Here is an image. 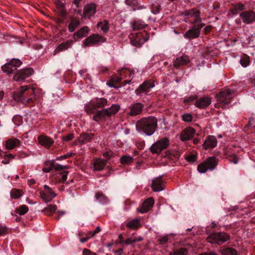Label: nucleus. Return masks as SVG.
I'll return each mask as SVG.
<instances>
[{"label":"nucleus","mask_w":255,"mask_h":255,"mask_svg":"<svg viewBox=\"0 0 255 255\" xmlns=\"http://www.w3.org/2000/svg\"><path fill=\"white\" fill-rule=\"evenodd\" d=\"M12 96L15 101L20 102L24 104H30L34 98L35 89L30 85L23 86L14 92Z\"/></svg>","instance_id":"f257e3e1"},{"label":"nucleus","mask_w":255,"mask_h":255,"mask_svg":"<svg viewBox=\"0 0 255 255\" xmlns=\"http://www.w3.org/2000/svg\"><path fill=\"white\" fill-rule=\"evenodd\" d=\"M157 120L154 117L143 118L138 121L136 127L146 135H152L157 127Z\"/></svg>","instance_id":"f03ea898"},{"label":"nucleus","mask_w":255,"mask_h":255,"mask_svg":"<svg viewBox=\"0 0 255 255\" xmlns=\"http://www.w3.org/2000/svg\"><path fill=\"white\" fill-rule=\"evenodd\" d=\"M233 93L234 91L229 89L220 92L217 95L218 103L215 104V107L216 108H222L223 109H225L226 106L230 103Z\"/></svg>","instance_id":"7ed1b4c3"},{"label":"nucleus","mask_w":255,"mask_h":255,"mask_svg":"<svg viewBox=\"0 0 255 255\" xmlns=\"http://www.w3.org/2000/svg\"><path fill=\"white\" fill-rule=\"evenodd\" d=\"M218 163V159L216 157H210L198 166V171L201 173H204L208 169L213 170L216 168Z\"/></svg>","instance_id":"20e7f679"},{"label":"nucleus","mask_w":255,"mask_h":255,"mask_svg":"<svg viewBox=\"0 0 255 255\" xmlns=\"http://www.w3.org/2000/svg\"><path fill=\"white\" fill-rule=\"evenodd\" d=\"M230 236L225 232H217L211 234L207 240L211 243H216L220 245L229 240Z\"/></svg>","instance_id":"39448f33"},{"label":"nucleus","mask_w":255,"mask_h":255,"mask_svg":"<svg viewBox=\"0 0 255 255\" xmlns=\"http://www.w3.org/2000/svg\"><path fill=\"white\" fill-rule=\"evenodd\" d=\"M204 25V23L194 24L184 34V37L189 40L199 37L201 30Z\"/></svg>","instance_id":"423d86ee"},{"label":"nucleus","mask_w":255,"mask_h":255,"mask_svg":"<svg viewBox=\"0 0 255 255\" xmlns=\"http://www.w3.org/2000/svg\"><path fill=\"white\" fill-rule=\"evenodd\" d=\"M106 38L98 34H92L88 36L84 41V46L89 47L99 45L105 42Z\"/></svg>","instance_id":"0eeeda50"},{"label":"nucleus","mask_w":255,"mask_h":255,"mask_svg":"<svg viewBox=\"0 0 255 255\" xmlns=\"http://www.w3.org/2000/svg\"><path fill=\"white\" fill-rule=\"evenodd\" d=\"M168 145L169 139L166 137L162 138L153 143L149 149L151 153L158 154L160 153L162 150L166 148Z\"/></svg>","instance_id":"6e6552de"},{"label":"nucleus","mask_w":255,"mask_h":255,"mask_svg":"<svg viewBox=\"0 0 255 255\" xmlns=\"http://www.w3.org/2000/svg\"><path fill=\"white\" fill-rule=\"evenodd\" d=\"M21 64L22 62L19 59H12L8 63L3 65L1 69L4 73L10 74L16 70Z\"/></svg>","instance_id":"1a4fd4ad"},{"label":"nucleus","mask_w":255,"mask_h":255,"mask_svg":"<svg viewBox=\"0 0 255 255\" xmlns=\"http://www.w3.org/2000/svg\"><path fill=\"white\" fill-rule=\"evenodd\" d=\"M108 101L105 98L97 99L96 102L90 101L86 107L87 112L104 108L107 105Z\"/></svg>","instance_id":"9d476101"},{"label":"nucleus","mask_w":255,"mask_h":255,"mask_svg":"<svg viewBox=\"0 0 255 255\" xmlns=\"http://www.w3.org/2000/svg\"><path fill=\"white\" fill-rule=\"evenodd\" d=\"M34 72L32 68L23 69L17 72L13 76V80L15 81H23L26 78L31 76Z\"/></svg>","instance_id":"9b49d317"},{"label":"nucleus","mask_w":255,"mask_h":255,"mask_svg":"<svg viewBox=\"0 0 255 255\" xmlns=\"http://www.w3.org/2000/svg\"><path fill=\"white\" fill-rule=\"evenodd\" d=\"M182 15L193 18V20L191 21V23L192 24L202 23V19L200 17V11L196 8H192L191 9L186 10L182 13Z\"/></svg>","instance_id":"f8f14e48"},{"label":"nucleus","mask_w":255,"mask_h":255,"mask_svg":"<svg viewBox=\"0 0 255 255\" xmlns=\"http://www.w3.org/2000/svg\"><path fill=\"white\" fill-rule=\"evenodd\" d=\"M240 17L245 24H251L255 22V12L250 10L244 11L240 14Z\"/></svg>","instance_id":"ddd939ff"},{"label":"nucleus","mask_w":255,"mask_h":255,"mask_svg":"<svg viewBox=\"0 0 255 255\" xmlns=\"http://www.w3.org/2000/svg\"><path fill=\"white\" fill-rule=\"evenodd\" d=\"M154 203L153 198H149L146 199L142 203L141 206L137 209V212L142 214L147 212L152 208Z\"/></svg>","instance_id":"4468645a"},{"label":"nucleus","mask_w":255,"mask_h":255,"mask_svg":"<svg viewBox=\"0 0 255 255\" xmlns=\"http://www.w3.org/2000/svg\"><path fill=\"white\" fill-rule=\"evenodd\" d=\"M96 5L94 3L87 4L84 8L83 15L85 18H90L96 13Z\"/></svg>","instance_id":"2eb2a0df"},{"label":"nucleus","mask_w":255,"mask_h":255,"mask_svg":"<svg viewBox=\"0 0 255 255\" xmlns=\"http://www.w3.org/2000/svg\"><path fill=\"white\" fill-rule=\"evenodd\" d=\"M195 129L191 127L184 129L180 135V139L182 141H186L191 139L195 133Z\"/></svg>","instance_id":"dca6fc26"},{"label":"nucleus","mask_w":255,"mask_h":255,"mask_svg":"<svg viewBox=\"0 0 255 255\" xmlns=\"http://www.w3.org/2000/svg\"><path fill=\"white\" fill-rule=\"evenodd\" d=\"M45 164L48 167L43 168V171L46 173L49 172L53 169L55 171H62L65 168V166L59 164H55L54 161H46Z\"/></svg>","instance_id":"f3484780"},{"label":"nucleus","mask_w":255,"mask_h":255,"mask_svg":"<svg viewBox=\"0 0 255 255\" xmlns=\"http://www.w3.org/2000/svg\"><path fill=\"white\" fill-rule=\"evenodd\" d=\"M154 87L153 82L151 81H145L141 84L135 90L136 95H140L141 93L148 92L151 88Z\"/></svg>","instance_id":"a211bd4d"},{"label":"nucleus","mask_w":255,"mask_h":255,"mask_svg":"<svg viewBox=\"0 0 255 255\" xmlns=\"http://www.w3.org/2000/svg\"><path fill=\"white\" fill-rule=\"evenodd\" d=\"M211 100L210 97L204 96L196 101L195 106L199 109H204L211 104Z\"/></svg>","instance_id":"6ab92c4d"},{"label":"nucleus","mask_w":255,"mask_h":255,"mask_svg":"<svg viewBox=\"0 0 255 255\" xmlns=\"http://www.w3.org/2000/svg\"><path fill=\"white\" fill-rule=\"evenodd\" d=\"M190 62L189 57L185 54L177 57L173 62V65L177 68L180 66L185 65Z\"/></svg>","instance_id":"aec40b11"},{"label":"nucleus","mask_w":255,"mask_h":255,"mask_svg":"<svg viewBox=\"0 0 255 255\" xmlns=\"http://www.w3.org/2000/svg\"><path fill=\"white\" fill-rule=\"evenodd\" d=\"M217 143V140L215 136L209 135L205 139L203 146L205 149L214 148Z\"/></svg>","instance_id":"412c9836"},{"label":"nucleus","mask_w":255,"mask_h":255,"mask_svg":"<svg viewBox=\"0 0 255 255\" xmlns=\"http://www.w3.org/2000/svg\"><path fill=\"white\" fill-rule=\"evenodd\" d=\"M154 192H159L164 189L163 182L161 177H157L153 179L151 186Z\"/></svg>","instance_id":"4be33fe9"},{"label":"nucleus","mask_w":255,"mask_h":255,"mask_svg":"<svg viewBox=\"0 0 255 255\" xmlns=\"http://www.w3.org/2000/svg\"><path fill=\"white\" fill-rule=\"evenodd\" d=\"M20 141L17 138H11L5 141V147L6 149L10 150L19 147L20 145Z\"/></svg>","instance_id":"5701e85b"},{"label":"nucleus","mask_w":255,"mask_h":255,"mask_svg":"<svg viewBox=\"0 0 255 255\" xmlns=\"http://www.w3.org/2000/svg\"><path fill=\"white\" fill-rule=\"evenodd\" d=\"M73 42V40L69 39L65 42L61 43L57 47V48L54 50V55H55L61 51H63L68 49L72 46Z\"/></svg>","instance_id":"b1692460"},{"label":"nucleus","mask_w":255,"mask_h":255,"mask_svg":"<svg viewBox=\"0 0 255 255\" xmlns=\"http://www.w3.org/2000/svg\"><path fill=\"white\" fill-rule=\"evenodd\" d=\"M107 164V160L99 158L94 159L93 163L94 170L101 171L103 170Z\"/></svg>","instance_id":"393cba45"},{"label":"nucleus","mask_w":255,"mask_h":255,"mask_svg":"<svg viewBox=\"0 0 255 255\" xmlns=\"http://www.w3.org/2000/svg\"><path fill=\"white\" fill-rule=\"evenodd\" d=\"M90 28L87 26H83L74 34V38L76 40V38H80L86 37L89 33Z\"/></svg>","instance_id":"a878e982"},{"label":"nucleus","mask_w":255,"mask_h":255,"mask_svg":"<svg viewBox=\"0 0 255 255\" xmlns=\"http://www.w3.org/2000/svg\"><path fill=\"white\" fill-rule=\"evenodd\" d=\"M116 113H96L93 116V120L96 122H100L105 121L107 118L110 117L113 114Z\"/></svg>","instance_id":"bb28decb"},{"label":"nucleus","mask_w":255,"mask_h":255,"mask_svg":"<svg viewBox=\"0 0 255 255\" xmlns=\"http://www.w3.org/2000/svg\"><path fill=\"white\" fill-rule=\"evenodd\" d=\"M94 134L92 133H83L79 137V142L80 144H85L91 141L93 138Z\"/></svg>","instance_id":"cd10ccee"},{"label":"nucleus","mask_w":255,"mask_h":255,"mask_svg":"<svg viewBox=\"0 0 255 255\" xmlns=\"http://www.w3.org/2000/svg\"><path fill=\"white\" fill-rule=\"evenodd\" d=\"M40 144L46 147H49L54 142L50 137L46 136H40L38 137Z\"/></svg>","instance_id":"c85d7f7f"},{"label":"nucleus","mask_w":255,"mask_h":255,"mask_svg":"<svg viewBox=\"0 0 255 255\" xmlns=\"http://www.w3.org/2000/svg\"><path fill=\"white\" fill-rule=\"evenodd\" d=\"M147 26V25L141 20L134 21L132 25V28L134 30L141 29L146 27Z\"/></svg>","instance_id":"c756f323"},{"label":"nucleus","mask_w":255,"mask_h":255,"mask_svg":"<svg viewBox=\"0 0 255 255\" xmlns=\"http://www.w3.org/2000/svg\"><path fill=\"white\" fill-rule=\"evenodd\" d=\"M68 173V171H64L56 174L55 178L57 182H64L67 179Z\"/></svg>","instance_id":"7c9ffc66"},{"label":"nucleus","mask_w":255,"mask_h":255,"mask_svg":"<svg viewBox=\"0 0 255 255\" xmlns=\"http://www.w3.org/2000/svg\"><path fill=\"white\" fill-rule=\"evenodd\" d=\"M80 21L77 18H72L68 25V30L70 32H73L80 25Z\"/></svg>","instance_id":"2f4dec72"},{"label":"nucleus","mask_w":255,"mask_h":255,"mask_svg":"<svg viewBox=\"0 0 255 255\" xmlns=\"http://www.w3.org/2000/svg\"><path fill=\"white\" fill-rule=\"evenodd\" d=\"M223 255H238L237 251L232 248H225L220 250Z\"/></svg>","instance_id":"473e14b6"},{"label":"nucleus","mask_w":255,"mask_h":255,"mask_svg":"<svg viewBox=\"0 0 255 255\" xmlns=\"http://www.w3.org/2000/svg\"><path fill=\"white\" fill-rule=\"evenodd\" d=\"M140 226V224L139 220L137 219H134L128 222L127 223L126 227L129 229H135L139 228Z\"/></svg>","instance_id":"72a5a7b5"},{"label":"nucleus","mask_w":255,"mask_h":255,"mask_svg":"<svg viewBox=\"0 0 255 255\" xmlns=\"http://www.w3.org/2000/svg\"><path fill=\"white\" fill-rule=\"evenodd\" d=\"M109 23L106 20L98 23L97 26L104 33H106L109 29Z\"/></svg>","instance_id":"f704fd0d"},{"label":"nucleus","mask_w":255,"mask_h":255,"mask_svg":"<svg viewBox=\"0 0 255 255\" xmlns=\"http://www.w3.org/2000/svg\"><path fill=\"white\" fill-rule=\"evenodd\" d=\"M188 252L185 248H180L174 250L172 252H170L169 255H187Z\"/></svg>","instance_id":"c9c22d12"},{"label":"nucleus","mask_w":255,"mask_h":255,"mask_svg":"<svg viewBox=\"0 0 255 255\" xmlns=\"http://www.w3.org/2000/svg\"><path fill=\"white\" fill-rule=\"evenodd\" d=\"M226 155V158L230 162L233 163L234 164H237L238 162L239 159L235 153H227Z\"/></svg>","instance_id":"e433bc0d"},{"label":"nucleus","mask_w":255,"mask_h":255,"mask_svg":"<svg viewBox=\"0 0 255 255\" xmlns=\"http://www.w3.org/2000/svg\"><path fill=\"white\" fill-rule=\"evenodd\" d=\"M57 12L62 17H65L67 15V11L63 3H60L57 6Z\"/></svg>","instance_id":"4c0bfd02"},{"label":"nucleus","mask_w":255,"mask_h":255,"mask_svg":"<svg viewBox=\"0 0 255 255\" xmlns=\"http://www.w3.org/2000/svg\"><path fill=\"white\" fill-rule=\"evenodd\" d=\"M133 160L132 157L130 156L124 155L120 159V162L123 164H128Z\"/></svg>","instance_id":"58836bf2"},{"label":"nucleus","mask_w":255,"mask_h":255,"mask_svg":"<svg viewBox=\"0 0 255 255\" xmlns=\"http://www.w3.org/2000/svg\"><path fill=\"white\" fill-rule=\"evenodd\" d=\"M22 194L21 193V190L17 189H13L11 190L10 192V197L13 199H18L21 196Z\"/></svg>","instance_id":"ea45409f"},{"label":"nucleus","mask_w":255,"mask_h":255,"mask_svg":"<svg viewBox=\"0 0 255 255\" xmlns=\"http://www.w3.org/2000/svg\"><path fill=\"white\" fill-rule=\"evenodd\" d=\"M143 105L140 103H136L132 105L130 109V112H141Z\"/></svg>","instance_id":"a19ab883"},{"label":"nucleus","mask_w":255,"mask_h":255,"mask_svg":"<svg viewBox=\"0 0 255 255\" xmlns=\"http://www.w3.org/2000/svg\"><path fill=\"white\" fill-rule=\"evenodd\" d=\"M96 199L100 202L106 203L108 201L107 197L102 193L98 192L95 194Z\"/></svg>","instance_id":"79ce46f5"},{"label":"nucleus","mask_w":255,"mask_h":255,"mask_svg":"<svg viewBox=\"0 0 255 255\" xmlns=\"http://www.w3.org/2000/svg\"><path fill=\"white\" fill-rule=\"evenodd\" d=\"M57 209V206L55 205H49L47 207L44 208L42 212H45L47 215H50L48 212H54Z\"/></svg>","instance_id":"37998d69"},{"label":"nucleus","mask_w":255,"mask_h":255,"mask_svg":"<svg viewBox=\"0 0 255 255\" xmlns=\"http://www.w3.org/2000/svg\"><path fill=\"white\" fill-rule=\"evenodd\" d=\"M120 109V106L119 105H113L109 108V111L107 109H104L102 110H98L97 112H118Z\"/></svg>","instance_id":"c03bdc74"},{"label":"nucleus","mask_w":255,"mask_h":255,"mask_svg":"<svg viewBox=\"0 0 255 255\" xmlns=\"http://www.w3.org/2000/svg\"><path fill=\"white\" fill-rule=\"evenodd\" d=\"M28 211V208L25 205H21L18 209H17V213L20 215L26 214Z\"/></svg>","instance_id":"a18cd8bd"},{"label":"nucleus","mask_w":255,"mask_h":255,"mask_svg":"<svg viewBox=\"0 0 255 255\" xmlns=\"http://www.w3.org/2000/svg\"><path fill=\"white\" fill-rule=\"evenodd\" d=\"M40 195L41 198L45 202H48L51 201L53 198L51 197L49 194L44 191H40Z\"/></svg>","instance_id":"49530a36"},{"label":"nucleus","mask_w":255,"mask_h":255,"mask_svg":"<svg viewBox=\"0 0 255 255\" xmlns=\"http://www.w3.org/2000/svg\"><path fill=\"white\" fill-rule=\"evenodd\" d=\"M22 116L19 115H16L13 116L12 121L14 124L17 126H19L22 123Z\"/></svg>","instance_id":"de8ad7c7"},{"label":"nucleus","mask_w":255,"mask_h":255,"mask_svg":"<svg viewBox=\"0 0 255 255\" xmlns=\"http://www.w3.org/2000/svg\"><path fill=\"white\" fill-rule=\"evenodd\" d=\"M197 96L196 95H191L190 97L185 98L183 100V103L185 104H190L195 100L197 99Z\"/></svg>","instance_id":"09e8293b"},{"label":"nucleus","mask_w":255,"mask_h":255,"mask_svg":"<svg viewBox=\"0 0 255 255\" xmlns=\"http://www.w3.org/2000/svg\"><path fill=\"white\" fill-rule=\"evenodd\" d=\"M14 158L13 155L11 153L5 154L4 155L3 158L4 159L1 161V163L4 164H6L9 163L10 159H13Z\"/></svg>","instance_id":"8fccbe9b"},{"label":"nucleus","mask_w":255,"mask_h":255,"mask_svg":"<svg viewBox=\"0 0 255 255\" xmlns=\"http://www.w3.org/2000/svg\"><path fill=\"white\" fill-rule=\"evenodd\" d=\"M44 188L46 190L45 192H46L47 194H49L50 196H51V197L54 198L56 197V194L54 192H53L52 190V189L50 188L48 185H44Z\"/></svg>","instance_id":"3c124183"},{"label":"nucleus","mask_w":255,"mask_h":255,"mask_svg":"<svg viewBox=\"0 0 255 255\" xmlns=\"http://www.w3.org/2000/svg\"><path fill=\"white\" fill-rule=\"evenodd\" d=\"M182 119L185 122H190L192 121L193 117L189 113H186L182 115Z\"/></svg>","instance_id":"603ef678"},{"label":"nucleus","mask_w":255,"mask_h":255,"mask_svg":"<svg viewBox=\"0 0 255 255\" xmlns=\"http://www.w3.org/2000/svg\"><path fill=\"white\" fill-rule=\"evenodd\" d=\"M125 3L130 6L132 9L134 6H136L137 0H125Z\"/></svg>","instance_id":"864d4df0"},{"label":"nucleus","mask_w":255,"mask_h":255,"mask_svg":"<svg viewBox=\"0 0 255 255\" xmlns=\"http://www.w3.org/2000/svg\"><path fill=\"white\" fill-rule=\"evenodd\" d=\"M168 241L167 236L161 237L157 239V242L161 245H164L166 244Z\"/></svg>","instance_id":"5fc2aeb1"},{"label":"nucleus","mask_w":255,"mask_h":255,"mask_svg":"<svg viewBox=\"0 0 255 255\" xmlns=\"http://www.w3.org/2000/svg\"><path fill=\"white\" fill-rule=\"evenodd\" d=\"M246 9V6L244 4L242 3H238L235 5L234 10L242 11Z\"/></svg>","instance_id":"6e6d98bb"},{"label":"nucleus","mask_w":255,"mask_h":255,"mask_svg":"<svg viewBox=\"0 0 255 255\" xmlns=\"http://www.w3.org/2000/svg\"><path fill=\"white\" fill-rule=\"evenodd\" d=\"M250 63V60L248 58H243L240 60L241 64L244 67L248 66Z\"/></svg>","instance_id":"4d7b16f0"},{"label":"nucleus","mask_w":255,"mask_h":255,"mask_svg":"<svg viewBox=\"0 0 255 255\" xmlns=\"http://www.w3.org/2000/svg\"><path fill=\"white\" fill-rule=\"evenodd\" d=\"M7 228L5 226L0 225V236H3L7 233Z\"/></svg>","instance_id":"13d9d810"},{"label":"nucleus","mask_w":255,"mask_h":255,"mask_svg":"<svg viewBox=\"0 0 255 255\" xmlns=\"http://www.w3.org/2000/svg\"><path fill=\"white\" fill-rule=\"evenodd\" d=\"M74 137L73 133L68 134L62 137V139L65 141L71 140Z\"/></svg>","instance_id":"bf43d9fd"},{"label":"nucleus","mask_w":255,"mask_h":255,"mask_svg":"<svg viewBox=\"0 0 255 255\" xmlns=\"http://www.w3.org/2000/svg\"><path fill=\"white\" fill-rule=\"evenodd\" d=\"M186 159L189 162H194L196 159V156L194 154L190 155L186 157Z\"/></svg>","instance_id":"052dcab7"},{"label":"nucleus","mask_w":255,"mask_h":255,"mask_svg":"<svg viewBox=\"0 0 255 255\" xmlns=\"http://www.w3.org/2000/svg\"><path fill=\"white\" fill-rule=\"evenodd\" d=\"M103 155L108 159L111 158L113 156V152L111 151H107L103 153Z\"/></svg>","instance_id":"680f3d73"},{"label":"nucleus","mask_w":255,"mask_h":255,"mask_svg":"<svg viewBox=\"0 0 255 255\" xmlns=\"http://www.w3.org/2000/svg\"><path fill=\"white\" fill-rule=\"evenodd\" d=\"M101 231L100 227H97L94 232H89V234L91 235V237H94L97 233Z\"/></svg>","instance_id":"e2e57ef3"},{"label":"nucleus","mask_w":255,"mask_h":255,"mask_svg":"<svg viewBox=\"0 0 255 255\" xmlns=\"http://www.w3.org/2000/svg\"><path fill=\"white\" fill-rule=\"evenodd\" d=\"M125 244L127 245H128L132 244V243H135V242H134V240L133 237H131V238H128V239H127L125 241Z\"/></svg>","instance_id":"0e129e2a"},{"label":"nucleus","mask_w":255,"mask_h":255,"mask_svg":"<svg viewBox=\"0 0 255 255\" xmlns=\"http://www.w3.org/2000/svg\"><path fill=\"white\" fill-rule=\"evenodd\" d=\"M212 28V26L211 25H209L206 26L204 28L205 33L208 34V33H209L211 31Z\"/></svg>","instance_id":"69168bd1"},{"label":"nucleus","mask_w":255,"mask_h":255,"mask_svg":"<svg viewBox=\"0 0 255 255\" xmlns=\"http://www.w3.org/2000/svg\"><path fill=\"white\" fill-rule=\"evenodd\" d=\"M132 44L137 46V47H140L141 46V43L138 40L135 39V40H133L131 41Z\"/></svg>","instance_id":"338daca9"},{"label":"nucleus","mask_w":255,"mask_h":255,"mask_svg":"<svg viewBox=\"0 0 255 255\" xmlns=\"http://www.w3.org/2000/svg\"><path fill=\"white\" fill-rule=\"evenodd\" d=\"M92 254V252H91L90 250L87 249H84L83 251V255H91Z\"/></svg>","instance_id":"774afa93"}]
</instances>
